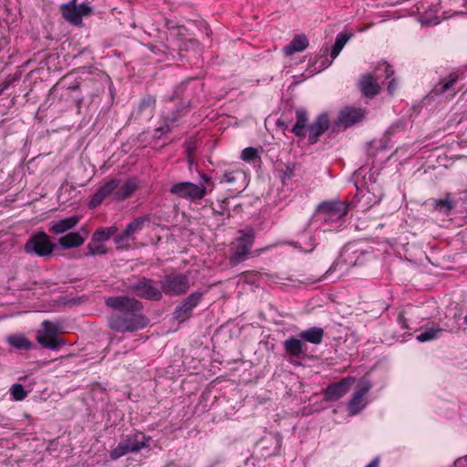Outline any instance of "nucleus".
Returning <instances> with one entry per match:
<instances>
[{
    "label": "nucleus",
    "instance_id": "nucleus-1",
    "mask_svg": "<svg viewBox=\"0 0 467 467\" xmlns=\"http://www.w3.org/2000/svg\"><path fill=\"white\" fill-rule=\"evenodd\" d=\"M105 304L113 310L108 322L109 328L116 332H135L145 328L150 322L142 313V303L134 297L109 296L105 299Z\"/></svg>",
    "mask_w": 467,
    "mask_h": 467
},
{
    "label": "nucleus",
    "instance_id": "nucleus-2",
    "mask_svg": "<svg viewBox=\"0 0 467 467\" xmlns=\"http://www.w3.org/2000/svg\"><path fill=\"white\" fill-rule=\"evenodd\" d=\"M212 183V178L202 173L201 174L198 184L191 182H176L171 187L170 192L177 198L185 199L194 202L206 196V186Z\"/></svg>",
    "mask_w": 467,
    "mask_h": 467
},
{
    "label": "nucleus",
    "instance_id": "nucleus-3",
    "mask_svg": "<svg viewBox=\"0 0 467 467\" xmlns=\"http://www.w3.org/2000/svg\"><path fill=\"white\" fill-rule=\"evenodd\" d=\"M370 254L371 252L356 248L353 244H347L343 247L339 256L333 262L331 266L326 272L325 276H328L338 268H341L344 265L349 267L363 265L366 263V256Z\"/></svg>",
    "mask_w": 467,
    "mask_h": 467
},
{
    "label": "nucleus",
    "instance_id": "nucleus-4",
    "mask_svg": "<svg viewBox=\"0 0 467 467\" xmlns=\"http://www.w3.org/2000/svg\"><path fill=\"white\" fill-rule=\"evenodd\" d=\"M241 235L232 243L229 263L236 266L244 262L254 243L255 234L253 228L240 230Z\"/></svg>",
    "mask_w": 467,
    "mask_h": 467
},
{
    "label": "nucleus",
    "instance_id": "nucleus-5",
    "mask_svg": "<svg viewBox=\"0 0 467 467\" xmlns=\"http://www.w3.org/2000/svg\"><path fill=\"white\" fill-rule=\"evenodd\" d=\"M161 291L163 294L171 297H178L185 295L190 287V277L180 272H171L164 275L161 280Z\"/></svg>",
    "mask_w": 467,
    "mask_h": 467
},
{
    "label": "nucleus",
    "instance_id": "nucleus-6",
    "mask_svg": "<svg viewBox=\"0 0 467 467\" xmlns=\"http://www.w3.org/2000/svg\"><path fill=\"white\" fill-rule=\"evenodd\" d=\"M150 437L145 436L141 432L123 436L117 447L110 451V458L118 460L129 453H136L141 449L148 448L150 446Z\"/></svg>",
    "mask_w": 467,
    "mask_h": 467
},
{
    "label": "nucleus",
    "instance_id": "nucleus-7",
    "mask_svg": "<svg viewBox=\"0 0 467 467\" xmlns=\"http://www.w3.org/2000/svg\"><path fill=\"white\" fill-rule=\"evenodd\" d=\"M189 112L190 100H180L174 109L161 115V125L155 129V137L161 138V136L171 132V130L178 126L180 119L185 117Z\"/></svg>",
    "mask_w": 467,
    "mask_h": 467
},
{
    "label": "nucleus",
    "instance_id": "nucleus-8",
    "mask_svg": "<svg viewBox=\"0 0 467 467\" xmlns=\"http://www.w3.org/2000/svg\"><path fill=\"white\" fill-rule=\"evenodd\" d=\"M55 244L49 240L45 232H38L29 237L24 246L26 254H36L41 257L50 255Z\"/></svg>",
    "mask_w": 467,
    "mask_h": 467
},
{
    "label": "nucleus",
    "instance_id": "nucleus-9",
    "mask_svg": "<svg viewBox=\"0 0 467 467\" xmlns=\"http://www.w3.org/2000/svg\"><path fill=\"white\" fill-rule=\"evenodd\" d=\"M365 119V110L360 108L345 107L342 109L337 119L331 125V132H338L350 126L362 121Z\"/></svg>",
    "mask_w": 467,
    "mask_h": 467
},
{
    "label": "nucleus",
    "instance_id": "nucleus-10",
    "mask_svg": "<svg viewBox=\"0 0 467 467\" xmlns=\"http://www.w3.org/2000/svg\"><path fill=\"white\" fill-rule=\"evenodd\" d=\"M203 292L194 291L186 296L173 310L172 317L174 320L182 323L188 320L192 314L193 309L202 301Z\"/></svg>",
    "mask_w": 467,
    "mask_h": 467
},
{
    "label": "nucleus",
    "instance_id": "nucleus-11",
    "mask_svg": "<svg viewBox=\"0 0 467 467\" xmlns=\"http://www.w3.org/2000/svg\"><path fill=\"white\" fill-rule=\"evenodd\" d=\"M129 288L134 295L143 299L151 301H161L162 299L161 288L155 286L154 281L150 278L141 277L131 283Z\"/></svg>",
    "mask_w": 467,
    "mask_h": 467
},
{
    "label": "nucleus",
    "instance_id": "nucleus-12",
    "mask_svg": "<svg viewBox=\"0 0 467 467\" xmlns=\"http://www.w3.org/2000/svg\"><path fill=\"white\" fill-rule=\"evenodd\" d=\"M290 244L305 253H311L314 251L317 243L310 229L309 222L297 229L296 233V239L291 241Z\"/></svg>",
    "mask_w": 467,
    "mask_h": 467
},
{
    "label": "nucleus",
    "instance_id": "nucleus-13",
    "mask_svg": "<svg viewBox=\"0 0 467 467\" xmlns=\"http://www.w3.org/2000/svg\"><path fill=\"white\" fill-rule=\"evenodd\" d=\"M355 380L354 377L348 376L337 382L329 384L324 390V400L327 401L338 400L348 392Z\"/></svg>",
    "mask_w": 467,
    "mask_h": 467
},
{
    "label": "nucleus",
    "instance_id": "nucleus-14",
    "mask_svg": "<svg viewBox=\"0 0 467 467\" xmlns=\"http://www.w3.org/2000/svg\"><path fill=\"white\" fill-rule=\"evenodd\" d=\"M425 205L429 206L432 212L448 216L456 208L457 201L451 193L447 192L442 197L427 200Z\"/></svg>",
    "mask_w": 467,
    "mask_h": 467
},
{
    "label": "nucleus",
    "instance_id": "nucleus-15",
    "mask_svg": "<svg viewBox=\"0 0 467 467\" xmlns=\"http://www.w3.org/2000/svg\"><path fill=\"white\" fill-rule=\"evenodd\" d=\"M348 207L341 202H323L317 206V213L323 215L325 221L339 220L348 213Z\"/></svg>",
    "mask_w": 467,
    "mask_h": 467
},
{
    "label": "nucleus",
    "instance_id": "nucleus-16",
    "mask_svg": "<svg viewBox=\"0 0 467 467\" xmlns=\"http://www.w3.org/2000/svg\"><path fill=\"white\" fill-rule=\"evenodd\" d=\"M330 127L329 116L327 112L319 114L307 127L308 142L313 145L319 140V137Z\"/></svg>",
    "mask_w": 467,
    "mask_h": 467
},
{
    "label": "nucleus",
    "instance_id": "nucleus-17",
    "mask_svg": "<svg viewBox=\"0 0 467 467\" xmlns=\"http://www.w3.org/2000/svg\"><path fill=\"white\" fill-rule=\"evenodd\" d=\"M119 181L117 179H112L107 182L104 185L99 187L97 192L92 195L88 207L93 209L98 207L102 203V202L110 194L116 192V190L119 188Z\"/></svg>",
    "mask_w": 467,
    "mask_h": 467
},
{
    "label": "nucleus",
    "instance_id": "nucleus-18",
    "mask_svg": "<svg viewBox=\"0 0 467 467\" xmlns=\"http://www.w3.org/2000/svg\"><path fill=\"white\" fill-rule=\"evenodd\" d=\"M285 353L292 358H303L306 356V346L298 337H290L283 342Z\"/></svg>",
    "mask_w": 467,
    "mask_h": 467
},
{
    "label": "nucleus",
    "instance_id": "nucleus-19",
    "mask_svg": "<svg viewBox=\"0 0 467 467\" xmlns=\"http://www.w3.org/2000/svg\"><path fill=\"white\" fill-rule=\"evenodd\" d=\"M80 221V216L73 215L58 221H52L48 231L53 234H62L73 229Z\"/></svg>",
    "mask_w": 467,
    "mask_h": 467
},
{
    "label": "nucleus",
    "instance_id": "nucleus-20",
    "mask_svg": "<svg viewBox=\"0 0 467 467\" xmlns=\"http://www.w3.org/2000/svg\"><path fill=\"white\" fill-rule=\"evenodd\" d=\"M359 89L361 93L367 98H373L380 91V86L377 78L372 75H363L359 79Z\"/></svg>",
    "mask_w": 467,
    "mask_h": 467
},
{
    "label": "nucleus",
    "instance_id": "nucleus-21",
    "mask_svg": "<svg viewBox=\"0 0 467 467\" xmlns=\"http://www.w3.org/2000/svg\"><path fill=\"white\" fill-rule=\"evenodd\" d=\"M76 1L77 0H70L68 3L62 4L60 9L65 20L74 26H79L82 24V18L78 11Z\"/></svg>",
    "mask_w": 467,
    "mask_h": 467
},
{
    "label": "nucleus",
    "instance_id": "nucleus-22",
    "mask_svg": "<svg viewBox=\"0 0 467 467\" xmlns=\"http://www.w3.org/2000/svg\"><path fill=\"white\" fill-rule=\"evenodd\" d=\"M296 124L291 129V132H293L298 138H306V130H307V123H308V113L305 109H297L296 110Z\"/></svg>",
    "mask_w": 467,
    "mask_h": 467
},
{
    "label": "nucleus",
    "instance_id": "nucleus-23",
    "mask_svg": "<svg viewBox=\"0 0 467 467\" xmlns=\"http://www.w3.org/2000/svg\"><path fill=\"white\" fill-rule=\"evenodd\" d=\"M85 236H82L80 233L70 232L58 239V244L63 248H77L82 245L87 238L88 232L83 231Z\"/></svg>",
    "mask_w": 467,
    "mask_h": 467
},
{
    "label": "nucleus",
    "instance_id": "nucleus-24",
    "mask_svg": "<svg viewBox=\"0 0 467 467\" xmlns=\"http://www.w3.org/2000/svg\"><path fill=\"white\" fill-rule=\"evenodd\" d=\"M325 336V331L319 327H311L299 332L298 337L304 342H308L314 345L322 343Z\"/></svg>",
    "mask_w": 467,
    "mask_h": 467
},
{
    "label": "nucleus",
    "instance_id": "nucleus-25",
    "mask_svg": "<svg viewBox=\"0 0 467 467\" xmlns=\"http://www.w3.org/2000/svg\"><path fill=\"white\" fill-rule=\"evenodd\" d=\"M37 342L45 348L57 350L59 349L62 346L66 345V341L64 338L60 337H51L47 336L46 333L37 331L36 335Z\"/></svg>",
    "mask_w": 467,
    "mask_h": 467
},
{
    "label": "nucleus",
    "instance_id": "nucleus-26",
    "mask_svg": "<svg viewBox=\"0 0 467 467\" xmlns=\"http://www.w3.org/2000/svg\"><path fill=\"white\" fill-rule=\"evenodd\" d=\"M459 79V75L457 73H451L446 78L440 80L433 89L431 90V93L434 96H441L447 91L451 90L453 86L457 83Z\"/></svg>",
    "mask_w": 467,
    "mask_h": 467
},
{
    "label": "nucleus",
    "instance_id": "nucleus-27",
    "mask_svg": "<svg viewBox=\"0 0 467 467\" xmlns=\"http://www.w3.org/2000/svg\"><path fill=\"white\" fill-rule=\"evenodd\" d=\"M308 46V39L305 35H297L293 40L284 47L285 55L291 56L296 52H301Z\"/></svg>",
    "mask_w": 467,
    "mask_h": 467
},
{
    "label": "nucleus",
    "instance_id": "nucleus-28",
    "mask_svg": "<svg viewBox=\"0 0 467 467\" xmlns=\"http://www.w3.org/2000/svg\"><path fill=\"white\" fill-rule=\"evenodd\" d=\"M138 189L135 179L127 180L119 189L116 190L115 199L118 201L125 200L131 196Z\"/></svg>",
    "mask_w": 467,
    "mask_h": 467
},
{
    "label": "nucleus",
    "instance_id": "nucleus-29",
    "mask_svg": "<svg viewBox=\"0 0 467 467\" xmlns=\"http://www.w3.org/2000/svg\"><path fill=\"white\" fill-rule=\"evenodd\" d=\"M6 342L13 348L19 350H28L32 348V342L22 334H16L7 337Z\"/></svg>",
    "mask_w": 467,
    "mask_h": 467
},
{
    "label": "nucleus",
    "instance_id": "nucleus-30",
    "mask_svg": "<svg viewBox=\"0 0 467 467\" xmlns=\"http://www.w3.org/2000/svg\"><path fill=\"white\" fill-rule=\"evenodd\" d=\"M150 222V215H143L135 218L130 223L127 224L125 231L126 235L130 234L131 237L139 232H140L144 226Z\"/></svg>",
    "mask_w": 467,
    "mask_h": 467
},
{
    "label": "nucleus",
    "instance_id": "nucleus-31",
    "mask_svg": "<svg viewBox=\"0 0 467 467\" xmlns=\"http://www.w3.org/2000/svg\"><path fill=\"white\" fill-rule=\"evenodd\" d=\"M118 232L116 226H110L106 228H99L91 237L92 242L100 243L109 240L111 236H114Z\"/></svg>",
    "mask_w": 467,
    "mask_h": 467
},
{
    "label": "nucleus",
    "instance_id": "nucleus-32",
    "mask_svg": "<svg viewBox=\"0 0 467 467\" xmlns=\"http://www.w3.org/2000/svg\"><path fill=\"white\" fill-rule=\"evenodd\" d=\"M350 36L351 35H348L346 33H339L337 36L335 44L333 45L330 53V56L333 59H335L339 55L340 51L342 50L346 43L348 41Z\"/></svg>",
    "mask_w": 467,
    "mask_h": 467
},
{
    "label": "nucleus",
    "instance_id": "nucleus-33",
    "mask_svg": "<svg viewBox=\"0 0 467 467\" xmlns=\"http://www.w3.org/2000/svg\"><path fill=\"white\" fill-rule=\"evenodd\" d=\"M156 106V98L152 95L144 96L139 104V111L149 110V115L152 116Z\"/></svg>",
    "mask_w": 467,
    "mask_h": 467
},
{
    "label": "nucleus",
    "instance_id": "nucleus-34",
    "mask_svg": "<svg viewBox=\"0 0 467 467\" xmlns=\"http://www.w3.org/2000/svg\"><path fill=\"white\" fill-rule=\"evenodd\" d=\"M443 332L441 328H430L417 336V339L420 342H426L436 339Z\"/></svg>",
    "mask_w": 467,
    "mask_h": 467
},
{
    "label": "nucleus",
    "instance_id": "nucleus-35",
    "mask_svg": "<svg viewBox=\"0 0 467 467\" xmlns=\"http://www.w3.org/2000/svg\"><path fill=\"white\" fill-rule=\"evenodd\" d=\"M130 241H134V237H131L130 234L126 235L125 230L114 236V243L118 245V248H129L130 246Z\"/></svg>",
    "mask_w": 467,
    "mask_h": 467
},
{
    "label": "nucleus",
    "instance_id": "nucleus-36",
    "mask_svg": "<svg viewBox=\"0 0 467 467\" xmlns=\"http://www.w3.org/2000/svg\"><path fill=\"white\" fill-rule=\"evenodd\" d=\"M370 389L371 384L369 381L360 380L354 392L355 400H363L364 396L369 391Z\"/></svg>",
    "mask_w": 467,
    "mask_h": 467
},
{
    "label": "nucleus",
    "instance_id": "nucleus-37",
    "mask_svg": "<svg viewBox=\"0 0 467 467\" xmlns=\"http://www.w3.org/2000/svg\"><path fill=\"white\" fill-rule=\"evenodd\" d=\"M41 327H42V330H40V331L46 333L47 336H51L53 337H58L57 336V333H58V326L57 325L52 323L51 321L45 320L42 322Z\"/></svg>",
    "mask_w": 467,
    "mask_h": 467
},
{
    "label": "nucleus",
    "instance_id": "nucleus-38",
    "mask_svg": "<svg viewBox=\"0 0 467 467\" xmlns=\"http://www.w3.org/2000/svg\"><path fill=\"white\" fill-rule=\"evenodd\" d=\"M96 242H90L87 245L88 253L86 254L88 256H94L97 254H105L107 253V249L103 244H95Z\"/></svg>",
    "mask_w": 467,
    "mask_h": 467
},
{
    "label": "nucleus",
    "instance_id": "nucleus-39",
    "mask_svg": "<svg viewBox=\"0 0 467 467\" xmlns=\"http://www.w3.org/2000/svg\"><path fill=\"white\" fill-rule=\"evenodd\" d=\"M10 392L15 400H23L27 395L24 387L19 383L14 384L10 389Z\"/></svg>",
    "mask_w": 467,
    "mask_h": 467
},
{
    "label": "nucleus",
    "instance_id": "nucleus-40",
    "mask_svg": "<svg viewBox=\"0 0 467 467\" xmlns=\"http://www.w3.org/2000/svg\"><path fill=\"white\" fill-rule=\"evenodd\" d=\"M258 157V150L254 147H247L244 149L241 153V158L244 161H253Z\"/></svg>",
    "mask_w": 467,
    "mask_h": 467
},
{
    "label": "nucleus",
    "instance_id": "nucleus-41",
    "mask_svg": "<svg viewBox=\"0 0 467 467\" xmlns=\"http://www.w3.org/2000/svg\"><path fill=\"white\" fill-rule=\"evenodd\" d=\"M362 400H355V394H353L351 400L348 402V408L352 415L358 414L363 408L360 404Z\"/></svg>",
    "mask_w": 467,
    "mask_h": 467
},
{
    "label": "nucleus",
    "instance_id": "nucleus-42",
    "mask_svg": "<svg viewBox=\"0 0 467 467\" xmlns=\"http://www.w3.org/2000/svg\"><path fill=\"white\" fill-rule=\"evenodd\" d=\"M242 172L225 171L220 178V182L234 183L238 178L242 177Z\"/></svg>",
    "mask_w": 467,
    "mask_h": 467
},
{
    "label": "nucleus",
    "instance_id": "nucleus-43",
    "mask_svg": "<svg viewBox=\"0 0 467 467\" xmlns=\"http://www.w3.org/2000/svg\"><path fill=\"white\" fill-rule=\"evenodd\" d=\"M185 152L188 157V163L192 165L193 163L192 156L195 153L196 146L192 141L184 142Z\"/></svg>",
    "mask_w": 467,
    "mask_h": 467
},
{
    "label": "nucleus",
    "instance_id": "nucleus-44",
    "mask_svg": "<svg viewBox=\"0 0 467 467\" xmlns=\"http://www.w3.org/2000/svg\"><path fill=\"white\" fill-rule=\"evenodd\" d=\"M77 8L81 18L84 16H88L91 13V7L87 4H81L79 5H77Z\"/></svg>",
    "mask_w": 467,
    "mask_h": 467
},
{
    "label": "nucleus",
    "instance_id": "nucleus-45",
    "mask_svg": "<svg viewBox=\"0 0 467 467\" xmlns=\"http://www.w3.org/2000/svg\"><path fill=\"white\" fill-rule=\"evenodd\" d=\"M378 69L379 70H381V69L384 70L387 78H389L394 74V70L392 69V67L390 65L387 64L386 62L382 63L379 67Z\"/></svg>",
    "mask_w": 467,
    "mask_h": 467
},
{
    "label": "nucleus",
    "instance_id": "nucleus-46",
    "mask_svg": "<svg viewBox=\"0 0 467 467\" xmlns=\"http://www.w3.org/2000/svg\"><path fill=\"white\" fill-rule=\"evenodd\" d=\"M16 80V78L15 77H10L8 78H6L4 82H2L0 84V95L5 91L9 87L10 85L15 82Z\"/></svg>",
    "mask_w": 467,
    "mask_h": 467
},
{
    "label": "nucleus",
    "instance_id": "nucleus-47",
    "mask_svg": "<svg viewBox=\"0 0 467 467\" xmlns=\"http://www.w3.org/2000/svg\"><path fill=\"white\" fill-rule=\"evenodd\" d=\"M454 467H467V455L458 458L454 462Z\"/></svg>",
    "mask_w": 467,
    "mask_h": 467
},
{
    "label": "nucleus",
    "instance_id": "nucleus-48",
    "mask_svg": "<svg viewBox=\"0 0 467 467\" xmlns=\"http://www.w3.org/2000/svg\"><path fill=\"white\" fill-rule=\"evenodd\" d=\"M276 125L283 130H286L288 129V123L281 118L276 120Z\"/></svg>",
    "mask_w": 467,
    "mask_h": 467
},
{
    "label": "nucleus",
    "instance_id": "nucleus-49",
    "mask_svg": "<svg viewBox=\"0 0 467 467\" xmlns=\"http://www.w3.org/2000/svg\"><path fill=\"white\" fill-rule=\"evenodd\" d=\"M396 88H397L396 80H395V78H392L388 85L389 93L392 94L394 92V90L396 89Z\"/></svg>",
    "mask_w": 467,
    "mask_h": 467
},
{
    "label": "nucleus",
    "instance_id": "nucleus-50",
    "mask_svg": "<svg viewBox=\"0 0 467 467\" xmlns=\"http://www.w3.org/2000/svg\"><path fill=\"white\" fill-rule=\"evenodd\" d=\"M379 459L375 458L366 467H379Z\"/></svg>",
    "mask_w": 467,
    "mask_h": 467
},
{
    "label": "nucleus",
    "instance_id": "nucleus-51",
    "mask_svg": "<svg viewBox=\"0 0 467 467\" xmlns=\"http://www.w3.org/2000/svg\"><path fill=\"white\" fill-rule=\"evenodd\" d=\"M188 48H189V47H188V43H186V42H185V43H182V44H180V46H179V51H180V52H182V51H187V50H188Z\"/></svg>",
    "mask_w": 467,
    "mask_h": 467
},
{
    "label": "nucleus",
    "instance_id": "nucleus-52",
    "mask_svg": "<svg viewBox=\"0 0 467 467\" xmlns=\"http://www.w3.org/2000/svg\"><path fill=\"white\" fill-rule=\"evenodd\" d=\"M462 6L465 7L466 10H461L456 12V14H464L467 12V0H462Z\"/></svg>",
    "mask_w": 467,
    "mask_h": 467
},
{
    "label": "nucleus",
    "instance_id": "nucleus-53",
    "mask_svg": "<svg viewBox=\"0 0 467 467\" xmlns=\"http://www.w3.org/2000/svg\"><path fill=\"white\" fill-rule=\"evenodd\" d=\"M175 98H177V95L176 94H173L171 96H166L164 97V100L166 101H172Z\"/></svg>",
    "mask_w": 467,
    "mask_h": 467
},
{
    "label": "nucleus",
    "instance_id": "nucleus-54",
    "mask_svg": "<svg viewBox=\"0 0 467 467\" xmlns=\"http://www.w3.org/2000/svg\"><path fill=\"white\" fill-rule=\"evenodd\" d=\"M82 101H83V99H82V98L78 99H77V107H78V108H79V107H80V105H81V102H82Z\"/></svg>",
    "mask_w": 467,
    "mask_h": 467
},
{
    "label": "nucleus",
    "instance_id": "nucleus-55",
    "mask_svg": "<svg viewBox=\"0 0 467 467\" xmlns=\"http://www.w3.org/2000/svg\"><path fill=\"white\" fill-rule=\"evenodd\" d=\"M79 86L78 85H74L72 87H69L68 88L72 89V90H77L78 89Z\"/></svg>",
    "mask_w": 467,
    "mask_h": 467
},
{
    "label": "nucleus",
    "instance_id": "nucleus-56",
    "mask_svg": "<svg viewBox=\"0 0 467 467\" xmlns=\"http://www.w3.org/2000/svg\"><path fill=\"white\" fill-rule=\"evenodd\" d=\"M189 44L196 45L197 41L195 39H191V40H189Z\"/></svg>",
    "mask_w": 467,
    "mask_h": 467
},
{
    "label": "nucleus",
    "instance_id": "nucleus-57",
    "mask_svg": "<svg viewBox=\"0 0 467 467\" xmlns=\"http://www.w3.org/2000/svg\"><path fill=\"white\" fill-rule=\"evenodd\" d=\"M463 321L465 324H467V315L463 317Z\"/></svg>",
    "mask_w": 467,
    "mask_h": 467
},
{
    "label": "nucleus",
    "instance_id": "nucleus-58",
    "mask_svg": "<svg viewBox=\"0 0 467 467\" xmlns=\"http://www.w3.org/2000/svg\"><path fill=\"white\" fill-rule=\"evenodd\" d=\"M286 170H287V173H291L292 172V170L289 167H287Z\"/></svg>",
    "mask_w": 467,
    "mask_h": 467
},
{
    "label": "nucleus",
    "instance_id": "nucleus-59",
    "mask_svg": "<svg viewBox=\"0 0 467 467\" xmlns=\"http://www.w3.org/2000/svg\"><path fill=\"white\" fill-rule=\"evenodd\" d=\"M453 1V5H456L458 3V0H452Z\"/></svg>",
    "mask_w": 467,
    "mask_h": 467
},
{
    "label": "nucleus",
    "instance_id": "nucleus-60",
    "mask_svg": "<svg viewBox=\"0 0 467 467\" xmlns=\"http://www.w3.org/2000/svg\"><path fill=\"white\" fill-rule=\"evenodd\" d=\"M2 353V348H0V354Z\"/></svg>",
    "mask_w": 467,
    "mask_h": 467
}]
</instances>
